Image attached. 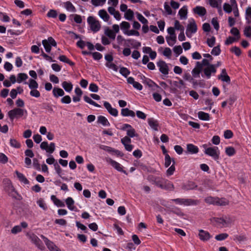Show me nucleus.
I'll return each instance as SVG.
<instances>
[{
  "mask_svg": "<svg viewBox=\"0 0 251 251\" xmlns=\"http://www.w3.org/2000/svg\"><path fill=\"white\" fill-rule=\"evenodd\" d=\"M194 13L198 15L199 16L202 17L204 16L206 13V9L201 6H197L193 9Z\"/></svg>",
  "mask_w": 251,
  "mask_h": 251,
  "instance_id": "6ab92c4d",
  "label": "nucleus"
},
{
  "mask_svg": "<svg viewBox=\"0 0 251 251\" xmlns=\"http://www.w3.org/2000/svg\"><path fill=\"white\" fill-rule=\"evenodd\" d=\"M62 87L66 92H70L73 89V85L71 82L65 81L62 83Z\"/></svg>",
  "mask_w": 251,
  "mask_h": 251,
  "instance_id": "7c9ffc66",
  "label": "nucleus"
},
{
  "mask_svg": "<svg viewBox=\"0 0 251 251\" xmlns=\"http://www.w3.org/2000/svg\"><path fill=\"white\" fill-rule=\"evenodd\" d=\"M201 64L199 62H197L196 67L192 71V74L194 77L200 76V74L201 71Z\"/></svg>",
  "mask_w": 251,
  "mask_h": 251,
  "instance_id": "412c9836",
  "label": "nucleus"
},
{
  "mask_svg": "<svg viewBox=\"0 0 251 251\" xmlns=\"http://www.w3.org/2000/svg\"><path fill=\"white\" fill-rule=\"evenodd\" d=\"M187 150L191 154H196L199 151L198 147L192 144H189L187 145Z\"/></svg>",
  "mask_w": 251,
  "mask_h": 251,
  "instance_id": "c85d7f7f",
  "label": "nucleus"
},
{
  "mask_svg": "<svg viewBox=\"0 0 251 251\" xmlns=\"http://www.w3.org/2000/svg\"><path fill=\"white\" fill-rule=\"evenodd\" d=\"M52 94L54 97L57 98L59 97L63 96L65 93L61 88L54 87L52 90Z\"/></svg>",
  "mask_w": 251,
  "mask_h": 251,
  "instance_id": "393cba45",
  "label": "nucleus"
},
{
  "mask_svg": "<svg viewBox=\"0 0 251 251\" xmlns=\"http://www.w3.org/2000/svg\"><path fill=\"white\" fill-rule=\"evenodd\" d=\"M197 31V25L193 19H191L188 21L186 27V34L188 38H191L193 34Z\"/></svg>",
  "mask_w": 251,
  "mask_h": 251,
  "instance_id": "423d86ee",
  "label": "nucleus"
},
{
  "mask_svg": "<svg viewBox=\"0 0 251 251\" xmlns=\"http://www.w3.org/2000/svg\"><path fill=\"white\" fill-rule=\"evenodd\" d=\"M157 66L159 68V71L163 75H166L169 74V69L167 64L163 60H160L157 63Z\"/></svg>",
  "mask_w": 251,
  "mask_h": 251,
  "instance_id": "f8f14e48",
  "label": "nucleus"
},
{
  "mask_svg": "<svg viewBox=\"0 0 251 251\" xmlns=\"http://www.w3.org/2000/svg\"><path fill=\"white\" fill-rule=\"evenodd\" d=\"M121 115L124 117L130 116L131 117H134L135 114L132 110H129V109L126 108H123L121 110Z\"/></svg>",
  "mask_w": 251,
  "mask_h": 251,
  "instance_id": "b1692460",
  "label": "nucleus"
},
{
  "mask_svg": "<svg viewBox=\"0 0 251 251\" xmlns=\"http://www.w3.org/2000/svg\"><path fill=\"white\" fill-rule=\"evenodd\" d=\"M66 203L67 207L71 211L75 210V201L71 197H68L66 199Z\"/></svg>",
  "mask_w": 251,
  "mask_h": 251,
  "instance_id": "5701e85b",
  "label": "nucleus"
},
{
  "mask_svg": "<svg viewBox=\"0 0 251 251\" xmlns=\"http://www.w3.org/2000/svg\"><path fill=\"white\" fill-rule=\"evenodd\" d=\"M167 43L170 46H173L176 41V36H170L166 37Z\"/></svg>",
  "mask_w": 251,
  "mask_h": 251,
  "instance_id": "de8ad7c7",
  "label": "nucleus"
},
{
  "mask_svg": "<svg viewBox=\"0 0 251 251\" xmlns=\"http://www.w3.org/2000/svg\"><path fill=\"white\" fill-rule=\"evenodd\" d=\"M83 98H84V100H85V102H86L90 104H92L96 107H100V105H99V104L97 103L96 102L93 101L90 97H89L87 96H84Z\"/></svg>",
  "mask_w": 251,
  "mask_h": 251,
  "instance_id": "c03bdc74",
  "label": "nucleus"
},
{
  "mask_svg": "<svg viewBox=\"0 0 251 251\" xmlns=\"http://www.w3.org/2000/svg\"><path fill=\"white\" fill-rule=\"evenodd\" d=\"M28 78V75L25 73H19L17 75V82L21 83Z\"/></svg>",
  "mask_w": 251,
  "mask_h": 251,
  "instance_id": "37998d69",
  "label": "nucleus"
},
{
  "mask_svg": "<svg viewBox=\"0 0 251 251\" xmlns=\"http://www.w3.org/2000/svg\"><path fill=\"white\" fill-rule=\"evenodd\" d=\"M51 200L53 202L54 204L57 207H64L65 203L62 201L57 199L55 196L52 195L51 196Z\"/></svg>",
  "mask_w": 251,
  "mask_h": 251,
  "instance_id": "2f4dec72",
  "label": "nucleus"
},
{
  "mask_svg": "<svg viewBox=\"0 0 251 251\" xmlns=\"http://www.w3.org/2000/svg\"><path fill=\"white\" fill-rule=\"evenodd\" d=\"M120 27L123 33L127 31L130 27V25L129 23L126 21L122 22L120 24Z\"/></svg>",
  "mask_w": 251,
  "mask_h": 251,
  "instance_id": "79ce46f5",
  "label": "nucleus"
},
{
  "mask_svg": "<svg viewBox=\"0 0 251 251\" xmlns=\"http://www.w3.org/2000/svg\"><path fill=\"white\" fill-rule=\"evenodd\" d=\"M164 56L170 58L172 54V50L169 48H165L162 52Z\"/></svg>",
  "mask_w": 251,
  "mask_h": 251,
  "instance_id": "bf43d9fd",
  "label": "nucleus"
},
{
  "mask_svg": "<svg viewBox=\"0 0 251 251\" xmlns=\"http://www.w3.org/2000/svg\"><path fill=\"white\" fill-rule=\"evenodd\" d=\"M127 81L128 83L132 84L133 87L138 90H141L143 88L142 85L134 80V79L132 77H129L127 78Z\"/></svg>",
  "mask_w": 251,
  "mask_h": 251,
  "instance_id": "aec40b11",
  "label": "nucleus"
},
{
  "mask_svg": "<svg viewBox=\"0 0 251 251\" xmlns=\"http://www.w3.org/2000/svg\"><path fill=\"white\" fill-rule=\"evenodd\" d=\"M64 8L68 11L75 12L76 9L70 1H66L63 3Z\"/></svg>",
  "mask_w": 251,
  "mask_h": 251,
  "instance_id": "c756f323",
  "label": "nucleus"
},
{
  "mask_svg": "<svg viewBox=\"0 0 251 251\" xmlns=\"http://www.w3.org/2000/svg\"><path fill=\"white\" fill-rule=\"evenodd\" d=\"M3 183L5 191L10 197L16 198L17 193L14 188L11 181L8 179H6L3 180Z\"/></svg>",
  "mask_w": 251,
  "mask_h": 251,
  "instance_id": "39448f33",
  "label": "nucleus"
},
{
  "mask_svg": "<svg viewBox=\"0 0 251 251\" xmlns=\"http://www.w3.org/2000/svg\"><path fill=\"white\" fill-rule=\"evenodd\" d=\"M215 42H216V38L214 36H212L210 38H208L207 39V41H206L208 46L211 48L213 47L215 45Z\"/></svg>",
  "mask_w": 251,
  "mask_h": 251,
  "instance_id": "0e129e2a",
  "label": "nucleus"
},
{
  "mask_svg": "<svg viewBox=\"0 0 251 251\" xmlns=\"http://www.w3.org/2000/svg\"><path fill=\"white\" fill-rule=\"evenodd\" d=\"M216 200L217 197H206L204 201H205L208 203V204H216Z\"/></svg>",
  "mask_w": 251,
  "mask_h": 251,
  "instance_id": "5fc2aeb1",
  "label": "nucleus"
},
{
  "mask_svg": "<svg viewBox=\"0 0 251 251\" xmlns=\"http://www.w3.org/2000/svg\"><path fill=\"white\" fill-rule=\"evenodd\" d=\"M225 152L229 156H233L235 153V150L234 148L232 147H227L225 149Z\"/></svg>",
  "mask_w": 251,
  "mask_h": 251,
  "instance_id": "49530a36",
  "label": "nucleus"
},
{
  "mask_svg": "<svg viewBox=\"0 0 251 251\" xmlns=\"http://www.w3.org/2000/svg\"><path fill=\"white\" fill-rule=\"evenodd\" d=\"M37 203L38 204V205L40 206V207H41L42 209H43L44 210H47V206L43 199H40L38 200L37 201Z\"/></svg>",
  "mask_w": 251,
  "mask_h": 251,
  "instance_id": "774afa93",
  "label": "nucleus"
},
{
  "mask_svg": "<svg viewBox=\"0 0 251 251\" xmlns=\"http://www.w3.org/2000/svg\"><path fill=\"white\" fill-rule=\"evenodd\" d=\"M28 226V224L25 222H23L20 225L14 226L11 229V233L13 234H16L22 231V228H26Z\"/></svg>",
  "mask_w": 251,
  "mask_h": 251,
  "instance_id": "2eb2a0df",
  "label": "nucleus"
},
{
  "mask_svg": "<svg viewBox=\"0 0 251 251\" xmlns=\"http://www.w3.org/2000/svg\"><path fill=\"white\" fill-rule=\"evenodd\" d=\"M221 3V0H209V4L213 7L218 8Z\"/></svg>",
  "mask_w": 251,
  "mask_h": 251,
  "instance_id": "680f3d73",
  "label": "nucleus"
},
{
  "mask_svg": "<svg viewBox=\"0 0 251 251\" xmlns=\"http://www.w3.org/2000/svg\"><path fill=\"white\" fill-rule=\"evenodd\" d=\"M199 237L201 240L205 242L210 239L212 236L208 231L201 229L199 230Z\"/></svg>",
  "mask_w": 251,
  "mask_h": 251,
  "instance_id": "f3484780",
  "label": "nucleus"
},
{
  "mask_svg": "<svg viewBox=\"0 0 251 251\" xmlns=\"http://www.w3.org/2000/svg\"><path fill=\"white\" fill-rule=\"evenodd\" d=\"M124 34L127 36L135 35L136 36H139L140 35L139 32L138 31L133 29L128 30L127 31L124 32Z\"/></svg>",
  "mask_w": 251,
  "mask_h": 251,
  "instance_id": "6e6d98bb",
  "label": "nucleus"
},
{
  "mask_svg": "<svg viewBox=\"0 0 251 251\" xmlns=\"http://www.w3.org/2000/svg\"><path fill=\"white\" fill-rule=\"evenodd\" d=\"M26 236L39 249L42 251L45 249V247L44 246L42 241L36 235L33 233L27 232L26 233Z\"/></svg>",
  "mask_w": 251,
  "mask_h": 251,
  "instance_id": "20e7f679",
  "label": "nucleus"
},
{
  "mask_svg": "<svg viewBox=\"0 0 251 251\" xmlns=\"http://www.w3.org/2000/svg\"><path fill=\"white\" fill-rule=\"evenodd\" d=\"M148 122L149 126L154 130H157L158 123L157 121L152 118H149Z\"/></svg>",
  "mask_w": 251,
  "mask_h": 251,
  "instance_id": "f704fd0d",
  "label": "nucleus"
},
{
  "mask_svg": "<svg viewBox=\"0 0 251 251\" xmlns=\"http://www.w3.org/2000/svg\"><path fill=\"white\" fill-rule=\"evenodd\" d=\"M105 160L107 163L110 164L113 168L119 172H121L125 174H127L126 171L123 170L122 166L118 162L113 160L110 158H106Z\"/></svg>",
  "mask_w": 251,
  "mask_h": 251,
  "instance_id": "9d476101",
  "label": "nucleus"
},
{
  "mask_svg": "<svg viewBox=\"0 0 251 251\" xmlns=\"http://www.w3.org/2000/svg\"><path fill=\"white\" fill-rule=\"evenodd\" d=\"M218 79H221L223 82H225L229 84L230 83V79L227 75L225 69L222 70L221 74L218 77Z\"/></svg>",
  "mask_w": 251,
  "mask_h": 251,
  "instance_id": "a211bd4d",
  "label": "nucleus"
},
{
  "mask_svg": "<svg viewBox=\"0 0 251 251\" xmlns=\"http://www.w3.org/2000/svg\"><path fill=\"white\" fill-rule=\"evenodd\" d=\"M25 115H27V111L25 109L19 108H15L8 112V116L11 121L15 118L21 117Z\"/></svg>",
  "mask_w": 251,
  "mask_h": 251,
  "instance_id": "f03ea898",
  "label": "nucleus"
},
{
  "mask_svg": "<svg viewBox=\"0 0 251 251\" xmlns=\"http://www.w3.org/2000/svg\"><path fill=\"white\" fill-rule=\"evenodd\" d=\"M108 11L109 13L112 15H113L114 17L117 20H120L121 19V15L119 11H116L114 8V7H109L108 8Z\"/></svg>",
  "mask_w": 251,
  "mask_h": 251,
  "instance_id": "4be33fe9",
  "label": "nucleus"
},
{
  "mask_svg": "<svg viewBox=\"0 0 251 251\" xmlns=\"http://www.w3.org/2000/svg\"><path fill=\"white\" fill-rule=\"evenodd\" d=\"M216 72V66L214 65H210L208 67H205L203 69V73L207 79L210 78L212 73L215 74Z\"/></svg>",
  "mask_w": 251,
  "mask_h": 251,
  "instance_id": "4468645a",
  "label": "nucleus"
},
{
  "mask_svg": "<svg viewBox=\"0 0 251 251\" xmlns=\"http://www.w3.org/2000/svg\"><path fill=\"white\" fill-rule=\"evenodd\" d=\"M126 41L128 43H130L131 46L135 49H138L141 45V44L140 42H139L134 39H127L126 40Z\"/></svg>",
  "mask_w": 251,
  "mask_h": 251,
  "instance_id": "a19ab883",
  "label": "nucleus"
},
{
  "mask_svg": "<svg viewBox=\"0 0 251 251\" xmlns=\"http://www.w3.org/2000/svg\"><path fill=\"white\" fill-rule=\"evenodd\" d=\"M99 147V148L101 150L105 151L112 155H116L117 156H123V153L120 151L116 150L114 148H112L110 147L104 145H100Z\"/></svg>",
  "mask_w": 251,
  "mask_h": 251,
  "instance_id": "1a4fd4ad",
  "label": "nucleus"
},
{
  "mask_svg": "<svg viewBox=\"0 0 251 251\" xmlns=\"http://www.w3.org/2000/svg\"><path fill=\"white\" fill-rule=\"evenodd\" d=\"M98 15L104 22H108L109 20L110 17L104 9L99 10Z\"/></svg>",
  "mask_w": 251,
  "mask_h": 251,
  "instance_id": "a878e982",
  "label": "nucleus"
},
{
  "mask_svg": "<svg viewBox=\"0 0 251 251\" xmlns=\"http://www.w3.org/2000/svg\"><path fill=\"white\" fill-rule=\"evenodd\" d=\"M98 122L103 126H109L110 123L107 119L103 116H100L98 118Z\"/></svg>",
  "mask_w": 251,
  "mask_h": 251,
  "instance_id": "58836bf2",
  "label": "nucleus"
},
{
  "mask_svg": "<svg viewBox=\"0 0 251 251\" xmlns=\"http://www.w3.org/2000/svg\"><path fill=\"white\" fill-rule=\"evenodd\" d=\"M178 15L180 19L181 20L186 19L187 15V7L186 6H183L178 11Z\"/></svg>",
  "mask_w": 251,
  "mask_h": 251,
  "instance_id": "cd10ccee",
  "label": "nucleus"
},
{
  "mask_svg": "<svg viewBox=\"0 0 251 251\" xmlns=\"http://www.w3.org/2000/svg\"><path fill=\"white\" fill-rule=\"evenodd\" d=\"M211 53L212 55L216 56L219 55L221 53V49L220 48V46L219 45L214 47L212 50Z\"/></svg>",
  "mask_w": 251,
  "mask_h": 251,
  "instance_id": "338daca9",
  "label": "nucleus"
},
{
  "mask_svg": "<svg viewBox=\"0 0 251 251\" xmlns=\"http://www.w3.org/2000/svg\"><path fill=\"white\" fill-rule=\"evenodd\" d=\"M216 205H226L228 204V201L225 199H219L217 197Z\"/></svg>",
  "mask_w": 251,
  "mask_h": 251,
  "instance_id": "e2e57ef3",
  "label": "nucleus"
},
{
  "mask_svg": "<svg viewBox=\"0 0 251 251\" xmlns=\"http://www.w3.org/2000/svg\"><path fill=\"white\" fill-rule=\"evenodd\" d=\"M40 148L43 150H46L47 152L52 153L55 150V144L51 143L49 145L47 142L44 141L40 144Z\"/></svg>",
  "mask_w": 251,
  "mask_h": 251,
  "instance_id": "9b49d317",
  "label": "nucleus"
},
{
  "mask_svg": "<svg viewBox=\"0 0 251 251\" xmlns=\"http://www.w3.org/2000/svg\"><path fill=\"white\" fill-rule=\"evenodd\" d=\"M228 236V235L227 233H224L217 235L215 236V239L218 241H222L227 238Z\"/></svg>",
  "mask_w": 251,
  "mask_h": 251,
  "instance_id": "69168bd1",
  "label": "nucleus"
},
{
  "mask_svg": "<svg viewBox=\"0 0 251 251\" xmlns=\"http://www.w3.org/2000/svg\"><path fill=\"white\" fill-rule=\"evenodd\" d=\"M104 34L110 39L114 40L116 38V34L113 30L108 27H106L104 29Z\"/></svg>",
  "mask_w": 251,
  "mask_h": 251,
  "instance_id": "72a5a7b5",
  "label": "nucleus"
},
{
  "mask_svg": "<svg viewBox=\"0 0 251 251\" xmlns=\"http://www.w3.org/2000/svg\"><path fill=\"white\" fill-rule=\"evenodd\" d=\"M198 116L200 120L203 121H208L210 119L209 115L203 111H199L198 113Z\"/></svg>",
  "mask_w": 251,
  "mask_h": 251,
  "instance_id": "e433bc0d",
  "label": "nucleus"
},
{
  "mask_svg": "<svg viewBox=\"0 0 251 251\" xmlns=\"http://www.w3.org/2000/svg\"><path fill=\"white\" fill-rule=\"evenodd\" d=\"M136 15L137 19L143 25L148 24V21L141 14L137 12Z\"/></svg>",
  "mask_w": 251,
  "mask_h": 251,
  "instance_id": "3c124183",
  "label": "nucleus"
},
{
  "mask_svg": "<svg viewBox=\"0 0 251 251\" xmlns=\"http://www.w3.org/2000/svg\"><path fill=\"white\" fill-rule=\"evenodd\" d=\"M120 73L123 75L124 76L126 77L128 75L130 74V71L125 67L121 68L120 71Z\"/></svg>",
  "mask_w": 251,
  "mask_h": 251,
  "instance_id": "13d9d810",
  "label": "nucleus"
},
{
  "mask_svg": "<svg viewBox=\"0 0 251 251\" xmlns=\"http://www.w3.org/2000/svg\"><path fill=\"white\" fill-rule=\"evenodd\" d=\"M103 105L110 115L114 117L118 116V110L116 108H113L109 102L106 101H104Z\"/></svg>",
  "mask_w": 251,
  "mask_h": 251,
  "instance_id": "dca6fc26",
  "label": "nucleus"
},
{
  "mask_svg": "<svg viewBox=\"0 0 251 251\" xmlns=\"http://www.w3.org/2000/svg\"><path fill=\"white\" fill-rule=\"evenodd\" d=\"M164 180L165 179L162 177H156L155 178L154 183L156 186L162 189Z\"/></svg>",
  "mask_w": 251,
  "mask_h": 251,
  "instance_id": "864d4df0",
  "label": "nucleus"
},
{
  "mask_svg": "<svg viewBox=\"0 0 251 251\" xmlns=\"http://www.w3.org/2000/svg\"><path fill=\"white\" fill-rule=\"evenodd\" d=\"M42 42L46 51L47 52H50L51 50V47L49 41L45 39L43 40Z\"/></svg>",
  "mask_w": 251,
  "mask_h": 251,
  "instance_id": "603ef678",
  "label": "nucleus"
},
{
  "mask_svg": "<svg viewBox=\"0 0 251 251\" xmlns=\"http://www.w3.org/2000/svg\"><path fill=\"white\" fill-rule=\"evenodd\" d=\"M28 86L31 90L37 89L38 87V84L34 79H30L29 80Z\"/></svg>",
  "mask_w": 251,
  "mask_h": 251,
  "instance_id": "09e8293b",
  "label": "nucleus"
},
{
  "mask_svg": "<svg viewBox=\"0 0 251 251\" xmlns=\"http://www.w3.org/2000/svg\"><path fill=\"white\" fill-rule=\"evenodd\" d=\"M15 173L17 175V176L19 180L21 182L24 183L25 184H29V181L27 179V178L24 175V174L19 172L17 171H16L15 172Z\"/></svg>",
  "mask_w": 251,
  "mask_h": 251,
  "instance_id": "473e14b6",
  "label": "nucleus"
},
{
  "mask_svg": "<svg viewBox=\"0 0 251 251\" xmlns=\"http://www.w3.org/2000/svg\"><path fill=\"white\" fill-rule=\"evenodd\" d=\"M125 18L128 21H131L134 18V12L130 9H128V10L124 14Z\"/></svg>",
  "mask_w": 251,
  "mask_h": 251,
  "instance_id": "ea45409f",
  "label": "nucleus"
},
{
  "mask_svg": "<svg viewBox=\"0 0 251 251\" xmlns=\"http://www.w3.org/2000/svg\"><path fill=\"white\" fill-rule=\"evenodd\" d=\"M246 20L248 23L251 22V7H248L247 8L245 12Z\"/></svg>",
  "mask_w": 251,
  "mask_h": 251,
  "instance_id": "8fccbe9b",
  "label": "nucleus"
},
{
  "mask_svg": "<svg viewBox=\"0 0 251 251\" xmlns=\"http://www.w3.org/2000/svg\"><path fill=\"white\" fill-rule=\"evenodd\" d=\"M87 22L93 31L96 32L100 29V25L99 21L94 17L91 16L88 17L87 18Z\"/></svg>",
  "mask_w": 251,
  "mask_h": 251,
  "instance_id": "0eeeda50",
  "label": "nucleus"
},
{
  "mask_svg": "<svg viewBox=\"0 0 251 251\" xmlns=\"http://www.w3.org/2000/svg\"><path fill=\"white\" fill-rule=\"evenodd\" d=\"M230 4L225 3L223 5L224 10L227 13H230L233 9L237 8V2L236 0H230Z\"/></svg>",
  "mask_w": 251,
  "mask_h": 251,
  "instance_id": "ddd939ff",
  "label": "nucleus"
},
{
  "mask_svg": "<svg viewBox=\"0 0 251 251\" xmlns=\"http://www.w3.org/2000/svg\"><path fill=\"white\" fill-rule=\"evenodd\" d=\"M174 25H175V27H174L175 29L178 30H180L181 32L184 31V27H183V26H182V25H180V24L178 21H177V20L175 21Z\"/></svg>",
  "mask_w": 251,
  "mask_h": 251,
  "instance_id": "052dcab7",
  "label": "nucleus"
},
{
  "mask_svg": "<svg viewBox=\"0 0 251 251\" xmlns=\"http://www.w3.org/2000/svg\"><path fill=\"white\" fill-rule=\"evenodd\" d=\"M126 134L128 137L131 138L138 136V134L135 133V129L132 126L127 129Z\"/></svg>",
  "mask_w": 251,
  "mask_h": 251,
  "instance_id": "a18cd8bd",
  "label": "nucleus"
},
{
  "mask_svg": "<svg viewBox=\"0 0 251 251\" xmlns=\"http://www.w3.org/2000/svg\"><path fill=\"white\" fill-rule=\"evenodd\" d=\"M163 182V185L162 189L170 191H172L174 189V186L171 182L165 179Z\"/></svg>",
  "mask_w": 251,
  "mask_h": 251,
  "instance_id": "bb28decb",
  "label": "nucleus"
},
{
  "mask_svg": "<svg viewBox=\"0 0 251 251\" xmlns=\"http://www.w3.org/2000/svg\"><path fill=\"white\" fill-rule=\"evenodd\" d=\"M197 187V185L192 181L188 182L187 184L182 186V188L185 190H189L195 189Z\"/></svg>",
  "mask_w": 251,
  "mask_h": 251,
  "instance_id": "c9c22d12",
  "label": "nucleus"
},
{
  "mask_svg": "<svg viewBox=\"0 0 251 251\" xmlns=\"http://www.w3.org/2000/svg\"><path fill=\"white\" fill-rule=\"evenodd\" d=\"M232 239L235 242L241 243L246 240V237L245 234H241L239 235H234Z\"/></svg>",
  "mask_w": 251,
  "mask_h": 251,
  "instance_id": "4c0bfd02",
  "label": "nucleus"
},
{
  "mask_svg": "<svg viewBox=\"0 0 251 251\" xmlns=\"http://www.w3.org/2000/svg\"><path fill=\"white\" fill-rule=\"evenodd\" d=\"M171 201H175L177 204L184 205L185 206L196 205L200 203L199 201L192 199L177 198L172 199Z\"/></svg>",
  "mask_w": 251,
  "mask_h": 251,
  "instance_id": "7ed1b4c3",
  "label": "nucleus"
},
{
  "mask_svg": "<svg viewBox=\"0 0 251 251\" xmlns=\"http://www.w3.org/2000/svg\"><path fill=\"white\" fill-rule=\"evenodd\" d=\"M202 147L204 149V152L205 154L211 156L215 160L219 159L220 151L217 147H208L207 144H203Z\"/></svg>",
  "mask_w": 251,
  "mask_h": 251,
  "instance_id": "f257e3e1",
  "label": "nucleus"
},
{
  "mask_svg": "<svg viewBox=\"0 0 251 251\" xmlns=\"http://www.w3.org/2000/svg\"><path fill=\"white\" fill-rule=\"evenodd\" d=\"M105 1L106 0H91L92 4L95 6H102Z\"/></svg>",
  "mask_w": 251,
  "mask_h": 251,
  "instance_id": "4d7b16f0",
  "label": "nucleus"
},
{
  "mask_svg": "<svg viewBox=\"0 0 251 251\" xmlns=\"http://www.w3.org/2000/svg\"><path fill=\"white\" fill-rule=\"evenodd\" d=\"M40 237L44 240V243H45L46 246L50 250V251H61L59 248L53 242L50 240L48 238L43 235H41Z\"/></svg>",
  "mask_w": 251,
  "mask_h": 251,
  "instance_id": "6e6552de",
  "label": "nucleus"
}]
</instances>
